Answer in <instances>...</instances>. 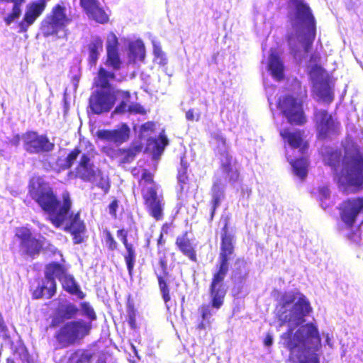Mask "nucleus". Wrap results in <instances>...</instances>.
I'll list each match as a JSON object with an SVG mask.
<instances>
[{"mask_svg": "<svg viewBox=\"0 0 363 363\" xmlns=\"http://www.w3.org/2000/svg\"><path fill=\"white\" fill-rule=\"evenodd\" d=\"M312 308L307 298L296 290L285 292L277 305L279 326L287 323L289 328L281 336L283 345L289 352V363H320L317 351L320 347L319 333L313 324L294 328L305 322Z\"/></svg>", "mask_w": 363, "mask_h": 363, "instance_id": "nucleus-1", "label": "nucleus"}, {"mask_svg": "<svg viewBox=\"0 0 363 363\" xmlns=\"http://www.w3.org/2000/svg\"><path fill=\"white\" fill-rule=\"evenodd\" d=\"M30 194L53 225L60 228L65 223V230L73 235L74 243L79 244L84 241L86 227L79 213L69 215L72 202L68 194L62 195L63 201L61 202L49 186L38 183L35 186L33 182L30 186Z\"/></svg>", "mask_w": 363, "mask_h": 363, "instance_id": "nucleus-2", "label": "nucleus"}, {"mask_svg": "<svg viewBox=\"0 0 363 363\" xmlns=\"http://www.w3.org/2000/svg\"><path fill=\"white\" fill-rule=\"evenodd\" d=\"M233 240L234 238L228 232L227 224H225L222 229L220 250L209 287L211 301L208 304H203L199 308L202 317V322L199 325L200 329H206V327L210 326L213 320L212 317L223 305L227 292L224 279L229 271L230 260L234 253Z\"/></svg>", "mask_w": 363, "mask_h": 363, "instance_id": "nucleus-3", "label": "nucleus"}, {"mask_svg": "<svg viewBox=\"0 0 363 363\" xmlns=\"http://www.w3.org/2000/svg\"><path fill=\"white\" fill-rule=\"evenodd\" d=\"M288 15L291 26L288 35L289 46L294 59L301 63L307 57L314 41L315 20L303 0H291Z\"/></svg>", "mask_w": 363, "mask_h": 363, "instance_id": "nucleus-4", "label": "nucleus"}, {"mask_svg": "<svg viewBox=\"0 0 363 363\" xmlns=\"http://www.w3.org/2000/svg\"><path fill=\"white\" fill-rule=\"evenodd\" d=\"M280 135L289 145L286 150V155L294 174L303 179L308 174V162L304 155L308 145L303 143V133L298 129L287 128L281 130Z\"/></svg>", "mask_w": 363, "mask_h": 363, "instance_id": "nucleus-5", "label": "nucleus"}, {"mask_svg": "<svg viewBox=\"0 0 363 363\" xmlns=\"http://www.w3.org/2000/svg\"><path fill=\"white\" fill-rule=\"evenodd\" d=\"M337 179L344 190L347 186L359 187L363 184V155L357 146L345 147L342 169Z\"/></svg>", "mask_w": 363, "mask_h": 363, "instance_id": "nucleus-6", "label": "nucleus"}, {"mask_svg": "<svg viewBox=\"0 0 363 363\" xmlns=\"http://www.w3.org/2000/svg\"><path fill=\"white\" fill-rule=\"evenodd\" d=\"M92 325L84 320L79 319L65 323L55 333V338L59 348H67L79 342L87 336Z\"/></svg>", "mask_w": 363, "mask_h": 363, "instance_id": "nucleus-7", "label": "nucleus"}, {"mask_svg": "<svg viewBox=\"0 0 363 363\" xmlns=\"http://www.w3.org/2000/svg\"><path fill=\"white\" fill-rule=\"evenodd\" d=\"M140 184L144 186L143 197L149 213L157 220L162 219L163 196L157 192L158 186L153 182L152 174L146 169L143 171Z\"/></svg>", "mask_w": 363, "mask_h": 363, "instance_id": "nucleus-8", "label": "nucleus"}, {"mask_svg": "<svg viewBox=\"0 0 363 363\" xmlns=\"http://www.w3.org/2000/svg\"><path fill=\"white\" fill-rule=\"evenodd\" d=\"M130 128L126 124H123L118 129L99 130L96 133L99 139L103 141L112 143L116 147L104 146L103 152L112 159H118L121 149L118 147L125 143L129 138Z\"/></svg>", "mask_w": 363, "mask_h": 363, "instance_id": "nucleus-9", "label": "nucleus"}, {"mask_svg": "<svg viewBox=\"0 0 363 363\" xmlns=\"http://www.w3.org/2000/svg\"><path fill=\"white\" fill-rule=\"evenodd\" d=\"M212 138L214 151L220 162L219 169H221L222 172L228 174L232 180L238 178L239 174L233 165V157L230 153V147L226 143V138L218 132L214 133Z\"/></svg>", "mask_w": 363, "mask_h": 363, "instance_id": "nucleus-10", "label": "nucleus"}, {"mask_svg": "<svg viewBox=\"0 0 363 363\" xmlns=\"http://www.w3.org/2000/svg\"><path fill=\"white\" fill-rule=\"evenodd\" d=\"M65 8L60 4L56 5L52 11L41 22V32L44 36L57 35L64 31L69 23L65 13Z\"/></svg>", "mask_w": 363, "mask_h": 363, "instance_id": "nucleus-11", "label": "nucleus"}, {"mask_svg": "<svg viewBox=\"0 0 363 363\" xmlns=\"http://www.w3.org/2000/svg\"><path fill=\"white\" fill-rule=\"evenodd\" d=\"M24 150L30 154H42L54 150L55 144L46 135L28 131L22 135Z\"/></svg>", "mask_w": 363, "mask_h": 363, "instance_id": "nucleus-12", "label": "nucleus"}, {"mask_svg": "<svg viewBox=\"0 0 363 363\" xmlns=\"http://www.w3.org/2000/svg\"><path fill=\"white\" fill-rule=\"evenodd\" d=\"M278 107L289 123L301 125L306 122L302 104L293 96H286L279 99Z\"/></svg>", "mask_w": 363, "mask_h": 363, "instance_id": "nucleus-13", "label": "nucleus"}, {"mask_svg": "<svg viewBox=\"0 0 363 363\" xmlns=\"http://www.w3.org/2000/svg\"><path fill=\"white\" fill-rule=\"evenodd\" d=\"M115 104L113 91L111 89H98L89 97V106L94 114L108 112Z\"/></svg>", "mask_w": 363, "mask_h": 363, "instance_id": "nucleus-14", "label": "nucleus"}, {"mask_svg": "<svg viewBox=\"0 0 363 363\" xmlns=\"http://www.w3.org/2000/svg\"><path fill=\"white\" fill-rule=\"evenodd\" d=\"M314 121L319 138L324 139L336 133L338 123L326 110L315 108Z\"/></svg>", "mask_w": 363, "mask_h": 363, "instance_id": "nucleus-15", "label": "nucleus"}, {"mask_svg": "<svg viewBox=\"0 0 363 363\" xmlns=\"http://www.w3.org/2000/svg\"><path fill=\"white\" fill-rule=\"evenodd\" d=\"M238 179V178L233 180L230 179L228 174L222 172L221 169L217 172L212 187L211 218H213L216 209L220 206L225 197L224 192L227 182L233 184Z\"/></svg>", "mask_w": 363, "mask_h": 363, "instance_id": "nucleus-16", "label": "nucleus"}, {"mask_svg": "<svg viewBox=\"0 0 363 363\" xmlns=\"http://www.w3.org/2000/svg\"><path fill=\"white\" fill-rule=\"evenodd\" d=\"M115 101L116 99L120 100L119 104L114 110L115 113H142L143 108L137 103L131 101V96L129 91L116 89L113 91Z\"/></svg>", "mask_w": 363, "mask_h": 363, "instance_id": "nucleus-17", "label": "nucleus"}, {"mask_svg": "<svg viewBox=\"0 0 363 363\" xmlns=\"http://www.w3.org/2000/svg\"><path fill=\"white\" fill-rule=\"evenodd\" d=\"M341 209L342 221L347 225L352 226L357 216L363 211V197L347 200L342 203Z\"/></svg>", "mask_w": 363, "mask_h": 363, "instance_id": "nucleus-18", "label": "nucleus"}, {"mask_svg": "<svg viewBox=\"0 0 363 363\" xmlns=\"http://www.w3.org/2000/svg\"><path fill=\"white\" fill-rule=\"evenodd\" d=\"M91 162L90 157L83 154L80 158V162L76 169V175L84 182H89L99 171Z\"/></svg>", "mask_w": 363, "mask_h": 363, "instance_id": "nucleus-19", "label": "nucleus"}, {"mask_svg": "<svg viewBox=\"0 0 363 363\" xmlns=\"http://www.w3.org/2000/svg\"><path fill=\"white\" fill-rule=\"evenodd\" d=\"M160 267L155 270V274L158 279L160 289L162 295V298L165 303L170 300L169 291L164 278L168 274L167 272V259L164 255H160L159 257Z\"/></svg>", "mask_w": 363, "mask_h": 363, "instance_id": "nucleus-20", "label": "nucleus"}, {"mask_svg": "<svg viewBox=\"0 0 363 363\" xmlns=\"http://www.w3.org/2000/svg\"><path fill=\"white\" fill-rule=\"evenodd\" d=\"M320 59L318 53H313L311 55L308 65L307 66L310 78L313 84L326 79L325 70L318 65Z\"/></svg>", "mask_w": 363, "mask_h": 363, "instance_id": "nucleus-21", "label": "nucleus"}, {"mask_svg": "<svg viewBox=\"0 0 363 363\" xmlns=\"http://www.w3.org/2000/svg\"><path fill=\"white\" fill-rule=\"evenodd\" d=\"M249 267L247 262L242 258H238L232 267L231 278L235 284H242L247 278Z\"/></svg>", "mask_w": 363, "mask_h": 363, "instance_id": "nucleus-22", "label": "nucleus"}, {"mask_svg": "<svg viewBox=\"0 0 363 363\" xmlns=\"http://www.w3.org/2000/svg\"><path fill=\"white\" fill-rule=\"evenodd\" d=\"M89 62L91 65H96L103 51V40L99 36L92 37L88 45Z\"/></svg>", "mask_w": 363, "mask_h": 363, "instance_id": "nucleus-23", "label": "nucleus"}, {"mask_svg": "<svg viewBox=\"0 0 363 363\" xmlns=\"http://www.w3.org/2000/svg\"><path fill=\"white\" fill-rule=\"evenodd\" d=\"M268 66L271 74L276 80L280 81L284 79V64L280 58L274 52L270 54Z\"/></svg>", "mask_w": 363, "mask_h": 363, "instance_id": "nucleus-24", "label": "nucleus"}, {"mask_svg": "<svg viewBox=\"0 0 363 363\" xmlns=\"http://www.w3.org/2000/svg\"><path fill=\"white\" fill-rule=\"evenodd\" d=\"M313 91L322 101L330 103L333 101V94L328 79L315 82L313 84Z\"/></svg>", "mask_w": 363, "mask_h": 363, "instance_id": "nucleus-25", "label": "nucleus"}, {"mask_svg": "<svg viewBox=\"0 0 363 363\" xmlns=\"http://www.w3.org/2000/svg\"><path fill=\"white\" fill-rule=\"evenodd\" d=\"M56 292L55 281H50L45 279L41 286H40L33 292V296L35 298L45 297L46 298H52Z\"/></svg>", "mask_w": 363, "mask_h": 363, "instance_id": "nucleus-26", "label": "nucleus"}, {"mask_svg": "<svg viewBox=\"0 0 363 363\" xmlns=\"http://www.w3.org/2000/svg\"><path fill=\"white\" fill-rule=\"evenodd\" d=\"M341 152L337 150L328 147L323 152V160L326 164L331 167L332 169L337 172L341 161Z\"/></svg>", "mask_w": 363, "mask_h": 363, "instance_id": "nucleus-27", "label": "nucleus"}, {"mask_svg": "<svg viewBox=\"0 0 363 363\" xmlns=\"http://www.w3.org/2000/svg\"><path fill=\"white\" fill-rule=\"evenodd\" d=\"M176 244L184 255L188 257L192 261L195 262L196 260L194 247L190 240L187 238L186 234L179 236L177 238Z\"/></svg>", "mask_w": 363, "mask_h": 363, "instance_id": "nucleus-28", "label": "nucleus"}, {"mask_svg": "<svg viewBox=\"0 0 363 363\" xmlns=\"http://www.w3.org/2000/svg\"><path fill=\"white\" fill-rule=\"evenodd\" d=\"M67 273L65 268L59 263L52 262L48 264L45 271V279L55 281L57 279L59 281L65 276Z\"/></svg>", "mask_w": 363, "mask_h": 363, "instance_id": "nucleus-29", "label": "nucleus"}, {"mask_svg": "<svg viewBox=\"0 0 363 363\" xmlns=\"http://www.w3.org/2000/svg\"><path fill=\"white\" fill-rule=\"evenodd\" d=\"M94 186L100 189L104 195L109 192L111 188V181L108 174L99 169L97 173L89 181Z\"/></svg>", "mask_w": 363, "mask_h": 363, "instance_id": "nucleus-30", "label": "nucleus"}, {"mask_svg": "<svg viewBox=\"0 0 363 363\" xmlns=\"http://www.w3.org/2000/svg\"><path fill=\"white\" fill-rule=\"evenodd\" d=\"M116 75L114 73L106 70L104 68L101 67L98 72L97 79L96 80V85L100 87V89H111L113 91L116 90L109 83L110 80L115 79Z\"/></svg>", "mask_w": 363, "mask_h": 363, "instance_id": "nucleus-31", "label": "nucleus"}, {"mask_svg": "<svg viewBox=\"0 0 363 363\" xmlns=\"http://www.w3.org/2000/svg\"><path fill=\"white\" fill-rule=\"evenodd\" d=\"M129 57L133 62L136 60H143L145 58V47L141 40H138L129 44Z\"/></svg>", "mask_w": 363, "mask_h": 363, "instance_id": "nucleus-32", "label": "nucleus"}, {"mask_svg": "<svg viewBox=\"0 0 363 363\" xmlns=\"http://www.w3.org/2000/svg\"><path fill=\"white\" fill-rule=\"evenodd\" d=\"M41 247L42 245L34 238L28 241H23V244H21L22 252L33 257L38 255Z\"/></svg>", "mask_w": 363, "mask_h": 363, "instance_id": "nucleus-33", "label": "nucleus"}, {"mask_svg": "<svg viewBox=\"0 0 363 363\" xmlns=\"http://www.w3.org/2000/svg\"><path fill=\"white\" fill-rule=\"evenodd\" d=\"M59 315L65 320H70L76 316L79 312V308L73 303L61 305L57 311Z\"/></svg>", "mask_w": 363, "mask_h": 363, "instance_id": "nucleus-34", "label": "nucleus"}, {"mask_svg": "<svg viewBox=\"0 0 363 363\" xmlns=\"http://www.w3.org/2000/svg\"><path fill=\"white\" fill-rule=\"evenodd\" d=\"M87 15L89 18L101 24H105L108 23L109 20L108 14L104 11L101 4Z\"/></svg>", "mask_w": 363, "mask_h": 363, "instance_id": "nucleus-35", "label": "nucleus"}, {"mask_svg": "<svg viewBox=\"0 0 363 363\" xmlns=\"http://www.w3.org/2000/svg\"><path fill=\"white\" fill-rule=\"evenodd\" d=\"M25 0H0V2H11L13 4L12 12L6 18L7 25H10L13 21L18 18L21 13V6Z\"/></svg>", "mask_w": 363, "mask_h": 363, "instance_id": "nucleus-36", "label": "nucleus"}, {"mask_svg": "<svg viewBox=\"0 0 363 363\" xmlns=\"http://www.w3.org/2000/svg\"><path fill=\"white\" fill-rule=\"evenodd\" d=\"M126 252L124 255V259L130 276L132 275L134 266L136 262V252L133 245H128L125 248Z\"/></svg>", "mask_w": 363, "mask_h": 363, "instance_id": "nucleus-37", "label": "nucleus"}, {"mask_svg": "<svg viewBox=\"0 0 363 363\" xmlns=\"http://www.w3.org/2000/svg\"><path fill=\"white\" fill-rule=\"evenodd\" d=\"M94 354L89 351L79 350L74 352L69 358V363H90Z\"/></svg>", "mask_w": 363, "mask_h": 363, "instance_id": "nucleus-38", "label": "nucleus"}, {"mask_svg": "<svg viewBox=\"0 0 363 363\" xmlns=\"http://www.w3.org/2000/svg\"><path fill=\"white\" fill-rule=\"evenodd\" d=\"M60 281L62 284L63 288L67 291L74 294L79 291V286L75 282L74 277L70 274L66 273L65 276L63 277L62 279H61Z\"/></svg>", "mask_w": 363, "mask_h": 363, "instance_id": "nucleus-39", "label": "nucleus"}, {"mask_svg": "<svg viewBox=\"0 0 363 363\" xmlns=\"http://www.w3.org/2000/svg\"><path fill=\"white\" fill-rule=\"evenodd\" d=\"M187 168L188 164L186 161L183 158L181 159L180 168L178 171L177 180L179 186H180V190L182 191L184 189V185L187 183L188 177H187Z\"/></svg>", "mask_w": 363, "mask_h": 363, "instance_id": "nucleus-40", "label": "nucleus"}, {"mask_svg": "<svg viewBox=\"0 0 363 363\" xmlns=\"http://www.w3.org/2000/svg\"><path fill=\"white\" fill-rule=\"evenodd\" d=\"M46 7V2L45 0H39L33 1L27 6L26 10L33 14L35 17L38 18L44 11Z\"/></svg>", "mask_w": 363, "mask_h": 363, "instance_id": "nucleus-41", "label": "nucleus"}, {"mask_svg": "<svg viewBox=\"0 0 363 363\" xmlns=\"http://www.w3.org/2000/svg\"><path fill=\"white\" fill-rule=\"evenodd\" d=\"M37 18V17L26 10L23 20L19 23L18 25L19 32H26L29 26H30Z\"/></svg>", "mask_w": 363, "mask_h": 363, "instance_id": "nucleus-42", "label": "nucleus"}, {"mask_svg": "<svg viewBox=\"0 0 363 363\" xmlns=\"http://www.w3.org/2000/svg\"><path fill=\"white\" fill-rule=\"evenodd\" d=\"M121 63L118 50L107 52L106 65L108 66L111 67L115 70H118L121 68Z\"/></svg>", "mask_w": 363, "mask_h": 363, "instance_id": "nucleus-43", "label": "nucleus"}, {"mask_svg": "<svg viewBox=\"0 0 363 363\" xmlns=\"http://www.w3.org/2000/svg\"><path fill=\"white\" fill-rule=\"evenodd\" d=\"M81 306V314L86 317L88 320L86 322L92 323L96 319V313L92 306L87 302H83ZM92 325V323H91Z\"/></svg>", "mask_w": 363, "mask_h": 363, "instance_id": "nucleus-44", "label": "nucleus"}, {"mask_svg": "<svg viewBox=\"0 0 363 363\" xmlns=\"http://www.w3.org/2000/svg\"><path fill=\"white\" fill-rule=\"evenodd\" d=\"M138 150L135 149H121L119 156V162L123 164L131 162L135 157Z\"/></svg>", "mask_w": 363, "mask_h": 363, "instance_id": "nucleus-45", "label": "nucleus"}, {"mask_svg": "<svg viewBox=\"0 0 363 363\" xmlns=\"http://www.w3.org/2000/svg\"><path fill=\"white\" fill-rule=\"evenodd\" d=\"M149 141L153 142V148L155 149L157 153H162L164 147L168 145V140L163 134H160L158 138L150 139Z\"/></svg>", "mask_w": 363, "mask_h": 363, "instance_id": "nucleus-46", "label": "nucleus"}, {"mask_svg": "<svg viewBox=\"0 0 363 363\" xmlns=\"http://www.w3.org/2000/svg\"><path fill=\"white\" fill-rule=\"evenodd\" d=\"M153 53L157 63L161 65H164L167 62L164 52L162 51L160 45L155 42H153Z\"/></svg>", "mask_w": 363, "mask_h": 363, "instance_id": "nucleus-47", "label": "nucleus"}, {"mask_svg": "<svg viewBox=\"0 0 363 363\" xmlns=\"http://www.w3.org/2000/svg\"><path fill=\"white\" fill-rule=\"evenodd\" d=\"M106 50L107 52L118 50V38L113 33H110L107 36Z\"/></svg>", "mask_w": 363, "mask_h": 363, "instance_id": "nucleus-48", "label": "nucleus"}, {"mask_svg": "<svg viewBox=\"0 0 363 363\" xmlns=\"http://www.w3.org/2000/svg\"><path fill=\"white\" fill-rule=\"evenodd\" d=\"M101 3L99 0H80V5L88 14Z\"/></svg>", "mask_w": 363, "mask_h": 363, "instance_id": "nucleus-49", "label": "nucleus"}, {"mask_svg": "<svg viewBox=\"0 0 363 363\" xmlns=\"http://www.w3.org/2000/svg\"><path fill=\"white\" fill-rule=\"evenodd\" d=\"M16 235L21 240V244L33 238L30 230L23 227L16 229Z\"/></svg>", "mask_w": 363, "mask_h": 363, "instance_id": "nucleus-50", "label": "nucleus"}, {"mask_svg": "<svg viewBox=\"0 0 363 363\" xmlns=\"http://www.w3.org/2000/svg\"><path fill=\"white\" fill-rule=\"evenodd\" d=\"M79 153L80 151L78 149H74L73 151H72L67 157L65 164V168H70L73 164L74 162L78 157Z\"/></svg>", "mask_w": 363, "mask_h": 363, "instance_id": "nucleus-51", "label": "nucleus"}, {"mask_svg": "<svg viewBox=\"0 0 363 363\" xmlns=\"http://www.w3.org/2000/svg\"><path fill=\"white\" fill-rule=\"evenodd\" d=\"M106 244L109 250H114L117 248L118 244L110 232H106Z\"/></svg>", "mask_w": 363, "mask_h": 363, "instance_id": "nucleus-52", "label": "nucleus"}, {"mask_svg": "<svg viewBox=\"0 0 363 363\" xmlns=\"http://www.w3.org/2000/svg\"><path fill=\"white\" fill-rule=\"evenodd\" d=\"M117 237L121 240L125 246V248L128 247V245H133L129 243L127 240V233L125 230L121 229L117 231Z\"/></svg>", "mask_w": 363, "mask_h": 363, "instance_id": "nucleus-53", "label": "nucleus"}, {"mask_svg": "<svg viewBox=\"0 0 363 363\" xmlns=\"http://www.w3.org/2000/svg\"><path fill=\"white\" fill-rule=\"evenodd\" d=\"M319 196L322 201L321 206L323 207V199H327L330 196V190L328 186H323L319 188Z\"/></svg>", "mask_w": 363, "mask_h": 363, "instance_id": "nucleus-54", "label": "nucleus"}, {"mask_svg": "<svg viewBox=\"0 0 363 363\" xmlns=\"http://www.w3.org/2000/svg\"><path fill=\"white\" fill-rule=\"evenodd\" d=\"M118 208V201L114 199L108 207L109 214L114 218H116V211Z\"/></svg>", "mask_w": 363, "mask_h": 363, "instance_id": "nucleus-55", "label": "nucleus"}, {"mask_svg": "<svg viewBox=\"0 0 363 363\" xmlns=\"http://www.w3.org/2000/svg\"><path fill=\"white\" fill-rule=\"evenodd\" d=\"M186 118L189 121H198L200 118V113L199 112L196 113L194 109H189L186 113Z\"/></svg>", "mask_w": 363, "mask_h": 363, "instance_id": "nucleus-56", "label": "nucleus"}, {"mask_svg": "<svg viewBox=\"0 0 363 363\" xmlns=\"http://www.w3.org/2000/svg\"><path fill=\"white\" fill-rule=\"evenodd\" d=\"M65 320L62 316L59 315V313L57 311L54 317L52 318L50 327L56 328L60 324L63 323Z\"/></svg>", "mask_w": 363, "mask_h": 363, "instance_id": "nucleus-57", "label": "nucleus"}, {"mask_svg": "<svg viewBox=\"0 0 363 363\" xmlns=\"http://www.w3.org/2000/svg\"><path fill=\"white\" fill-rule=\"evenodd\" d=\"M35 223L38 225L39 230L42 233L45 235H48V233L51 232V230L49 229L48 226L43 223H40L39 221H35Z\"/></svg>", "mask_w": 363, "mask_h": 363, "instance_id": "nucleus-58", "label": "nucleus"}, {"mask_svg": "<svg viewBox=\"0 0 363 363\" xmlns=\"http://www.w3.org/2000/svg\"><path fill=\"white\" fill-rule=\"evenodd\" d=\"M155 124L152 122H147L142 125V130L143 131H148L153 130Z\"/></svg>", "mask_w": 363, "mask_h": 363, "instance_id": "nucleus-59", "label": "nucleus"}, {"mask_svg": "<svg viewBox=\"0 0 363 363\" xmlns=\"http://www.w3.org/2000/svg\"><path fill=\"white\" fill-rule=\"evenodd\" d=\"M264 342L266 346H268V347L271 346L273 343L272 336L270 334H267L266 337L264 338Z\"/></svg>", "mask_w": 363, "mask_h": 363, "instance_id": "nucleus-60", "label": "nucleus"}, {"mask_svg": "<svg viewBox=\"0 0 363 363\" xmlns=\"http://www.w3.org/2000/svg\"><path fill=\"white\" fill-rule=\"evenodd\" d=\"M164 243H165V240L163 239L162 232H161L160 237L157 240L158 247L160 248V247L163 246L164 245Z\"/></svg>", "mask_w": 363, "mask_h": 363, "instance_id": "nucleus-61", "label": "nucleus"}, {"mask_svg": "<svg viewBox=\"0 0 363 363\" xmlns=\"http://www.w3.org/2000/svg\"><path fill=\"white\" fill-rule=\"evenodd\" d=\"M168 228H169V225L167 223H165L163 225L162 228V233H167V230H168Z\"/></svg>", "mask_w": 363, "mask_h": 363, "instance_id": "nucleus-62", "label": "nucleus"}, {"mask_svg": "<svg viewBox=\"0 0 363 363\" xmlns=\"http://www.w3.org/2000/svg\"><path fill=\"white\" fill-rule=\"evenodd\" d=\"M18 142H19V136L18 135H16L13 139V140L11 141V143L13 144H14L15 145H17L18 144Z\"/></svg>", "mask_w": 363, "mask_h": 363, "instance_id": "nucleus-63", "label": "nucleus"}, {"mask_svg": "<svg viewBox=\"0 0 363 363\" xmlns=\"http://www.w3.org/2000/svg\"><path fill=\"white\" fill-rule=\"evenodd\" d=\"M325 341H326V342H327V344L328 345H330V338L328 334L326 335V340H325Z\"/></svg>", "mask_w": 363, "mask_h": 363, "instance_id": "nucleus-64", "label": "nucleus"}]
</instances>
